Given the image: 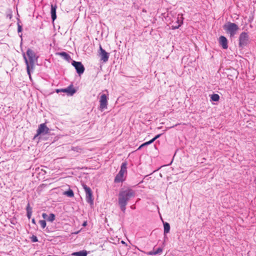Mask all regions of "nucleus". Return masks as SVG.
Returning a JSON list of instances; mask_svg holds the SVG:
<instances>
[{
	"label": "nucleus",
	"instance_id": "1a4fd4ad",
	"mask_svg": "<svg viewBox=\"0 0 256 256\" xmlns=\"http://www.w3.org/2000/svg\"><path fill=\"white\" fill-rule=\"evenodd\" d=\"M36 134L34 136V138L40 134H46L49 133L50 129L48 128L45 124H42L38 126V128L36 130Z\"/></svg>",
	"mask_w": 256,
	"mask_h": 256
},
{
	"label": "nucleus",
	"instance_id": "aec40b11",
	"mask_svg": "<svg viewBox=\"0 0 256 256\" xmlns=\"http://www.w3.org/2000/svg\"><path fill=\"white\" fill-rule=\"evenodd\" d=\"M64 194L66 196L69 198H72L74 196V192L70 188L68 190L64 192Z\"/></svg>",
	"mask_w": 256,
	"mask_h": 256
},
{
	"label": "nucleus",
	"instance_id": "7ed1b4c3",
	"mask_svg": "<svg viewBox=\"0 0 256 256\" xmlns=\"http://www.w3.org/2000/svg\"><path fill=\"white\" fill-rule=\"evenodd\" d=\"M127 173V162H126L122 164L120 170L118 173L116 175L114 182L118 183L122 182L125 180L124 175Z\"/></svg>",
	"mask_w": 256,
	"mask_h": 256
},
{
	"label": "nucleus",
	"instance_id": "0eeeda50",
	"mask_svg": "<svg viewBox=\"0 0 256 256\" xmlns=\"http://www.w3.org/2000/svg\"><path fill=\"white\" fill-rule=\"evenodd\" d=\"M184 18L182 14H178L176 18H174L175 22L172 21L171 28L176 30L178 28L183 24Z\"/></svg>",
	"mask_w": 256,
	"mask_h": 256
},
{
	"label": "nucleus",
	"instance_id": "6e6552de",
	"mask_svg": "<svg viewBox=\"0 0 256 256\" xmlns=\"http://www.w3.org/2000/svg\"><path fill=\"white\" fill-rule=\"evenodd\" d=\"M72 64L74 67L76 72L80 76L84 72L85 68L81 62L73 60Z\"/></svg>",
	"mask_w": 256,
	"mask_h": 256
},
{
	"label": "nucleus",
	"instance_id": "423d86ee",
	"mask_svg": "<svg viewBox=\"0 0 256 256\" xmlns=\"http://www.w3.org/2000/svg\"><path fill=\"white\" fill-rule=\"evenodd\" d=\"M248 34L246 32H242L239 37V46L242 48L246 46L248 42Z\"/></svg>",
	"mask_w": 256,
	"mask_h": 256
},
{
	"label": "nucleus",
	"instance_id": "4468645a",
	"mask_svg": "<svg viewBox=\"0 0 256 256\" xmlns=\"http://www.w3.org/2000/svg\"><path fill=\"white\" fill-rule=\"evenodd\" d=\"M57 8L56 4H51V10H50V14H51V18L52 22H54L56 18V10Z\"/></svg>",
	"mask_w": 256,
	"mask_h": 256
},
{
	"label": "nucleus",
	"instance_id": "2f4dec72",
	"mask_svg": "<svg viewBox=\"0 0 256 256\" xmlns=\"http://www.w3.org/2000/svg\"><path fill=\"white\" fill-rule=\"evenodd\" d=\"M32 224H36V220H35L34 218H32Z\"/></svg>",
	"mask_w": 256,
	"mask_h": 256
},
{
	"label": "nucleus",
	"instance_id": "c756f323",
	"mask_svg": "<svg viewBox=\"0 0 256 256\" xmlns=\"http://www.w3.org/2000/svg\"><path fill=\"white\" fill-rule=\"evenodd\" d=\"M154 140H156L155 138H152V140H149L150 144H151L152 143Z\"/></svg>",
	"mask_w": 256,
	"mask_h": 256
},
{
	"label": "nucleus",
	"instance_id": "412c9836",
	"mask_svg": "<svg viewBox=\"0 0 256 256\" xmlns=\"http://www.w3.org/2000/svg\"><path fill=\"white\" fill-rule=\"evenodd\" d=\"M211 100L214 102H218L220 99V96L218 94H212L211 96Z\"/></svg>",
	"mask_w": 256,
	"mask_h": 256
},
{
	"label": "nucleus",
	"instance_id": "b1692460",
	"mask_svg": "<svg viewBox=\"0 0 256 256\" xmlns=\"http://www.w3.org/2000/svg\"><path fill=\"white\" fill-rule=\"evenodd\" d=\"M30 240H31L32 242H38V239L37 237L36 236H34V235H32L30 237Z\"/></svg>",
	"mask_w": 256,
	"mask_h": 256
},
{
	"label": "nucleus",
	"instance_id": "393cba45",
	"mask_svg": "<svg viewBox=\"0 0 256 256\" xmlns=\"http://www.w3.org/2000/svg\"><path fill=\"white\" fill-rule=\"evenodd\" d=\"M18 33L21 32L22 30V26L20 25V22H18Z\"/></svg>",
	"mask_w": 256,
	"mask_h": 256
},
{
	"label": "nucleus",
	"instance_id": "4be33fe9",
	"mask_svg": "<svg viewBox=\"0 0 256 256\" xmlns=\"http://www.w3.org/2000/svg\"><path fill=\"white\" fill-rule=\"evenodd\" d=\"M56 216L54 214H50L48 217V218H46V220L48 221L52 222L55 220Z\"/></svg>",
	"mask_w": 256,
	"mask_h": 256
},
{
	"label": "nucleus",
	"instance_id": "f3484780",
	"mask_svg": "<svg viewBox=\"0 0 256 256\" xmlns=\"http://www.w3.org/2000/svg\"><path fill=\"white\" fill-rule=\"evenodd\" d=\"M26 216L28 219L30 218L32 214V208L30 206V204H28L26 208Z\"/></svg>",
	"mask_w": 256,
	"mask_h": 256
},
{
	"label": "nucleus",
	"instance_id": "72a5a7b5",
	"mask_svg": "<svg viewBox=\"0 0 256 256\" xmlns=\"http://www.w3.org/2000/svg\"><path fill=\"white\" fill-rule=\"evenodd\" d=\"M86 224H87V222H84L83 223L82 226H86Z\"/></svg>",
	"mask_w": 256,
	"mask_h": 256
},
{
	"label": "nucleus",
	"instance_id": "dca6fc26",
	"mask_svg": "<svg viewBox=\"0 0 256 256\" xmlns=\"http://www.w3.org/2000/svg\"><path fill=\"white\" fill-rule=\"evenodd\" d=\"M88 252L86 250H82L77 252H73L72 255L74 256H86Z\"/></svg>",
	"mask_w": 256,
	"mask_h": 256
},
{
	"label": "nucleus",
	"instance_id": "20e7f679",
	"mask_svg": "<svg viewBox=\"0 0 256 256\" xmlns=\"http://www.w3.org/2000/svg\"><path fill=\"white\" fill-rule=\"evenodd\" d=\"M223 28L228 34H230V37L234 36L239 29L236 24L231 22H228L224 24Z\"/></svg>",
	"mask_w": 256,
	"mask_h": 256
},
{
	"label": "nucleus",
	"instance_id": "473e14b6",
	"mask_svg": "<svg viewBox=\"0 0 256 256\" xmlns=\"http://www.w3.org/2000/svg\"><path fill=\"white\" fill-rule=\"evenodd\" d=\"M150 144V142H149V141L146 142H144V144H146L147 146H148V144Z\"/></svg>",
	"mask_w": 256,
	"mask_h": 256
},
{
	"label": "nucleus",
	"instance_id": "39448f33",
	"mask_svg": "<svg viewBox=\"0 0 256 256\" xmlns=\"http://www.w3.org/2000/svg\"><path fill=\"white\" fill-rule=\"evenodd\" d=\"M82 186L86 194V200L87 202L90 204V205H93L94 198L92 197V192L90 188L84 184L82 185Z\"/></svg>",
	"mask_w": 256,
	"mask_h": 256
},
{
	"label": "nucleus",
	"instance_id": "cd10ccee",
	"mask_svg": "<svg viewBox=\"0 0 256 256\" xmlns=\"http://www.w3.org/2000/svg\"><path fill=\"white\" fill-rule=\"evenodd\" d=\"M162 135V134H157L156 136L154 138H155V140H156V139H158V138H159Z\"/></svg>",
	"mask_w": 256,
	"mask_h": 256
},
{
	"label": "nucleus",
	"instance_id": "7c9ffc66",
	"mask_svg": "<svg viewBox=\"0 0 256 256\" xmlns=\"http://www.w3.org/2000/svg\"><path fill=\"white\" fill-rule=\"evenodd\" d=\"M56 92H57V93H59L60 92H62L61 89H56Z\"/></svg>",
	"mask_w": 256,
	"mask_h": 256
},
{
	"label": "nucleus",
	"instance_id": "9b49d317",
	"mask_svg": "<svg viewBox=\"0 0 256 256\" xmlns=\"http://www.w3.org/2000/svg\"><path fill=\"white\" fill-rule=\"evenodd\" d=\"M100 58V60L103 62H106L108 61L109 58V53L107 52L104 50L101 45L100 46V52L98 54Z\"/></svg>",
	"mask_w": 256,
	"mask_h": 256
},
{
	"label": "nucleus",
	"instance_id": "a211bd4d",
	"mask_svg": "<svg viewBox=\"0 0 256 256\" xmlns=\"http://www.w3.org/2000/svg\"><path fill=\"white\" fill-rule=\"evenodd\" d=\"M164 234L165 235L170 232V225L167 222H164Z\"/></svg>",
	"mask_w": 256,
	"mask_h": 256
},
{
	"label": "nucleus",
	"instance_id": "a878e982",
	"mask_svg": "<svg viewBox=\"0 0 256 256\" xmlns=\"http://www.w3.org/2000/svg\"><path fill=\"white\" fill-rule=\"evenodd\" d=\"M72 150L74 151L78 152V150H80L78 147H72Z\"/></svg>",
	"mask_w": 256,
	"mask_h": 256
},
{
	"label": "nucleus",
	"instance_id": "f8f14e48",
	"mask_svg": "<svg viewBox=\"0 0 256 256\" xmlns=\"http://www.w3.org/2000/svg\"><path fill=\"white\" fill-rule=\"evenodd\" d=\"M61 91L62 92H66L68 96H73L76 92V90L73 88V86L70 84L66 88H61Z\"/></svg>",
	"mask_w": 256,
	"mask_h": 256
},
{
	"label": "nucleus",
	"instance_id": "bb28decb",
	"mask_svg": "<svg viewBox=\"0 0 256 256\" xmlns=\"http://www.w3.org/2000/svg\"><path fill=\"white\" fill-rule=\"evenodd\" d=\"M42 218H44V219H46L48 218V215L46 213H43L42 214Z\"/></svg>",
	"mask_w": 256,
	"mask_h": 256
},
{
	"label": "nucleus",
	"instance_id": "f257e3e1",
	"mask_svg": "<svg viewBox=\"0 0 256 256\" xmlns=\"http://www.w3.org/2000/svg\"><path fill=\"white\" fill-rule=\"evenodd\" d=\"M135 192L131 189L128 188L124 190H120L118 194V203L121 210L125 212L126 206L128 202L135 196Z\"/></svg>",
	"mask_w": 256,
	"mask_h": 256
},
{
	"label": "nucleus",
	"instance_id": "2eb2a0df",
	"mask_svg": "<svg viewBox=\"0 0 256 256\" xmlns=\"http://www.w3.org/2000/svg\"><path fill=\"white\" fill-rule=\"evenodd\" d=\"M56 54L61 56L64 59L67 60L68 62H70V60H71L70 56L64 52H57Z\"/></svg>",
	"mask_w": 256,
	"mask_h": 256
},
{
	"label": "nucleus",
	"instance_id": "9d476101",
	"mask_svg": "<svg viewBox=\"0 0 256 256\" xmlns=\"http://www.w3.org/2000/svg\"><path fill=\"white\" fill-rule=\"evenodd\" d=\"M108 97L106 94H102L100 100V110H102L107 108Z\"/></svg>",
	"mask_w": 256,
	"mask_h": 256
},
{
	"label": "nucleus",
	"instance_id": "c85d7f7f",
	"mask_svg": "<svg viewBox=\"0 0 256 256\" xmlns=\"http://www.w3.org/2000/svg\"><path fill=\"white\" fill-rule=\"evenodd\" d=\"M154 140H156L155 138H152V140H149L150 144H151L152 143Z\"/></svg>",
	"mask_w": 256,
	"mask_h": 256
},
{
	"label": "nucleus",
	"instance_id": "5701e85b",
	"mask_svg": "<svg viewBox=\"0 0 256 256\" xmlns=\"http://www.w3.org/2000/svg\"><path fill=\"white\" fill-rule=\"evenodd\" d=\"M39 223L40 224V226L42 228H46V222L45 220H40L39 221Z\"/></svg>",
	"mask_w": 256,
	"mask_h": 256
},
{
	"label": "nucleus",
	"instance_id": "6ab92c4d",
	"mask_svg": "<svg viewBox=\"0 0 256 256\" xmlns=\"http://www.w3.org/2000/svg\"><path fill=\"white\" fill-rule=\"evenodd\" d=\"M162 248H157V250H156L149 252H148V254L150 255V256L156 255L162 252Z\"/></svg>",
	"mask_w": 256,
	"mask_h": 256
},
{
	"label": "nucleus",
	"instance_id": "c9c22d12",
	"mask_svg": "<svg viewBox=\"0 0 256 256\" xmlns=\"http://www.w3.org/2000/svg\"><path fill=\"white\" fill-rule=\"evenodd\" d=\"M7 16H8L10 18H11L12 15L11 14H8Z\"/></svg>",
	"mask_w": 256,
	"mask_h": 256
},
{
	"label": "nucleus",
	"instance_id": "f704fd0d",
	"mask_svg": "<svg viewBox=\"0 0 256 256\" xmlns=\"http://www.w3.org/2000/svg\"><path fill=\"white\" fill-rule=\"evenodd\" d=\"M147 146L146 144H144V143L143 144H142L140 147L138 148H140L142 147L143 146Z\"/></svg>",
	"mask_w": 256,
	"mask_h": 256
},
{
	"label": "nucleus",
	"instance_id": "ddd939ff",
	"mask_svg": "<svg viewBox=\"0 0 256 256\" xmlns=\"http://www.w3.org/2000/svg\"><path fill=\"white\" fill-rule=\"evenodd\" d=\"M220 44L224 49H227L228 48V40L224 36H220L219 38Z\"/></svg>",
	"mask_w": 256,
	"mask_h": 256
},
{
	"label": "nucleus",
	"instance_id": "f03ea898",
	"mask_svg": "<svg viewBox=\"0 0 256 256\" xmlns=\"http://www.w3.org/2000/svg\"><path fill=\"white\" fill-rule=\"evenodd\" d=\"M26 55L28 58V60L26 56L24 53L23 54L24 59L26 65V70L30 78V70L34 69V65L35 61H37L38 56H36V53L32 50L28 48L26 50Z\"/></svg>",
	"mask_w": 256,
	"mask_h": 256
}]
</instances>
